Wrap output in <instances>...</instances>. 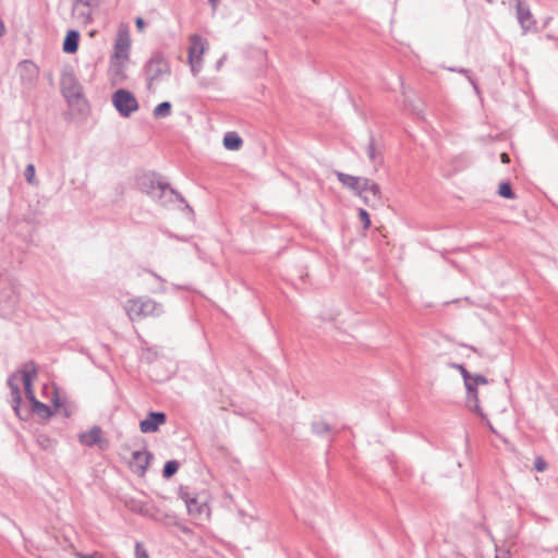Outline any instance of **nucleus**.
<instances>
[{
	"instance_id": "1",
	"label": "nucleus",
	"mask_w": 558,
	"mask_h": 558,
	"mask_svg": "<svg viewBox=\"0 0 558 558\" xmlns=\"http://www.w3.org/2000/svg\"><path fill=\"white\" fill-rule=\"evenodd\" d=\"M335 174L341 184L355 193L366 206L379 207L383 205L380 186L374 181L341 171H336Z\"/></svg>"
},
{
	"instance_id": "2",
	"label": "nucleus",
	"mask_w": 558,
	"mask_h": 558,
	"mask_svg": "<svg viewBox=\"0 0 558 558\" xmlns=\"http://www.w3.org/2000/svg\"><path fill=\"white\" fill-rule=\"evenodd\" d=\"M140 190L147 194L151 199L167 205L174 201L184 203L183 196L171 189L168 183L161 182L155 173H145L137 179Z\"/></svg>"
},
{
	"instance_id": "3",
	"label": "nucleus",
	"mask_w": 558,
	"mask_h": 558,
	"mask_svg": "<svg viewBox=\"0 0 558 558\" xmlns=\"http://www.w3.org/2000/svg\"><path fill=\"white\" fill-rule=\"evenodd\" d=\"M124 310L132 322L147 317H159L165 313L163 304L148 296H137L128 300Z\"/></svg>"
},
{
	"instance_id": "4",
	"label": "nucleus",
	"mask_w": 558,
	"mask_h": 558,
	"mask_svg": "<svg viewBox=\"0 0 558 558\" xmlns=\"http://www.w3.org/2000/svg\"><path fill=\"white\" fill-rule=\"evenodd\" d=\"M111 101L122 118H129L140 109L136 97L124 88L117 89L111 96Z\"/></svg>"
},
{
	"instance_id": "5",
	"label": "nucleus",
	"mask_w": 558,
	"mask_h": 558,
	"mask_svg": "<svg viewBox=\"0 0 558 558\" xmlns=\"http://www.w3.org/2000/svg\"><path fill=\"white\" fill-rule=\"evenodd\" d=\"M19 305V291L15 283L5 287L4 280L0 277V315L9 318Z\"/></svg>"
},
{
	"instance_id": "6",
	"label": "nucleus",
	"mask_w": 558,
	"mask_h": 558,
	"mask_svg": "<svg viewBox=\"0 0 558 558\" xmlns=\"http://www.w3.org/2000/svg\"><path fill=\"white\" fill-rule=\"evenodd\" d=\"M99 5V0H74L72 16L81 24L87 25L92 22V15Z\"/></svg>"
},
{
	"instance_id": "7",
	"label": "nucleus",
	"mask_w": 558,
	"mask_h": 558,
	"mask_svg": "<svg viewBox=\"0 0 558 558\" xmlns=\"http://www.w3.org/2000/svg\"><path fill=\"white\" fill-rule=\"evenodd\" d=\"M60 86L61 92L69 104H74L82 97V87L73 73H63L61 76Z\"/></svg>"
},
{
	"instance_id": "8",
	"label": "nucleus",
	"mask_w": 558,
	"mask_h": 558,
	"mask_svg": "<svg viewBox=\"0 0 558 558\" xmlns=\"http://www.w3.org/2000/svg\"><path fill=\"white\" fill-rule=\"evenodd\" d=\"M169 73V64L159 54L154 56L146 64L147 80L150 84L153 82L161 80L165 75H168Z\"/></svg>"
},
{
	"instance_id": "9",
	"label": "nucleus",
	"mask_w": 558,
	"mask_h": 558,
	"mask_svg": "<svg viewBox=\"0 0 558 558\" xmlns=\"http://www.w3.org/2000/svg\"><path fill=\"white\" fill-rule=\"evenodd\" d=\"M17 73L23 86L32 88L39 75L38 66L31 60H24L17 65Z\"/></svg>"
},
{
	"instance_id": "10",
	"label": "nucleus",
	"mask_w": 558,
	"mask_h": 558,
	"mask_svg": "<svg viewBox=\"0 0 558 558\" xmlns=\"http://www.w3.org/2000/svg\"><path fill=\"white\" fill-rule=\"evenodd\" d=\"M517 19L522 28V33L526 34L536 29V21L532 15L530 7L522 0H515Z\"/></svg>"
},
{
	"instance_id": "11",
	"label": "nucleus",
	"mask_w": 558,
	"mask_h": 558,
	"mask_svg": "<svg viewBox=\"0 0 558 558\" xmlns=\"http://www.w3.org/2000/svg\"><path fill=\"white\" fill-rule=\"evenodd\" d=\"M19 373L24 385L25 396L33 404L34 400H37L32 387V383L37 375V367L34 362H28L24 364Z\"/></svg>"
},
{
	"instance_id": "12",
	"label": "nucleus",
	"mask_w": 558,
	"mask_h": 558,
	"mask_svg": "<svg viewBox=\"0 0 558 558\" xmlns=\"http://www.w3.org/2000/svg\"><path fill=\"white\" fill-rule=\"evenodd\" d=\"M151 459L153 454L149 451L136 450L132 453L130 468L138 476H144Z\"/></svg>"
},
{
	"instance_id": "13",
	"label": "nucleus",
	"mask_w": 558,
	"mask_h": 558,
	"mask_svg": "<svg viewBox=\"0 0 558 558\" xmlns=\"http://www.w3.org/2000/svg\"><path fill=\"white\" fill-rule=\"evenodd\" d=\"M167 415L163 412H149L145 420L141 421L140 429L142 433H155L159 426L165 424Z\"/></svg>"
},
{
	"instance_id": "14",
	"label": "nucleus",
	"mask_w": 558,
	"mask_h": 558,
	"mask_svg": "<svg viewBox=\"0 0 558 558\" xmlns=\"http://www.w3.org/2000/svg\"><path fill=\"white\" fill-rule=\"evenodd\" d=\"M181 498L184 500L187 512L195 519H199L203 514L208 513V506L206 501H201L196 497H191L187 493H181Z\"/></svg>"
},
{
	"instance_id": "15",
	"label": "nucleus",
	"mask_w": 558,
	"mask_h": 558,
	"mask_svg": "<svg viewBox=\"0 0 558 558\" xmlns=\"http://www.w3.org/2000/svg\"><path fill=\"white\" fill-rule=\"evenodd\" d=\"M464 386L466 389V405L470 410L477 413L481 416H484L482 413L478 397H477V385L472 375L468 378V381H464Z\"/></svg>"
},
{
	"instance_id": "16",
	"label": "nucleus",
	"mask_w": 558,
	"mask_h": 558,
	"mask_svg": "<svg viewBox=\"0 0 558 558\" xmlns=\"http://www.w3.org/2000/svg\"><path fill=\"white\" fill-rule=\"evenodd\" d=\"M125 70L126 61L111 59L109 68L111 83L114 85L122 84L126 78Z\"/></svg>"
},
{
	"instance_id": "17",
	"label": "nucleus",
	"mask_w": 558,
	"mask_h": 558,
	"mask_svg": "<svg viewBox=\"0 0 558 558\" xmlns=\"http://www.w3.org/2000/svg\"><path fill=\"white\" fill-rule=\"evenodd\" d=\"M17 380H19L17 374H12L8 378V386L11 389L13 410H14L15 414L20 418H22L23 416H22L21 407H20L21 402H22V398H21V391H20L19 385L16 384Z\"/></svg>"
},
{
	"instance_id": "18",
	"label": "nucleus",
	"mask_w": 558,
	"mask_h": 558,
	"mask_svg": "<svg viewBox=\"0 0 558 558\" xmlns=\"http://www.w3.org/2000/svg\"><path fill=\"white\" fill-rule=\"evenodd\" d=\"M366 154L369 161L374 165L375 170H377L384 162L383 154L380 147L376 144L374 136H371L369 142L366 147Z\"/></svg>"
},
{
	"instance_id": "19",
	"label": "nucleus",
	"mask_w": 558,
	"mask_h": 558,
	"mask_svg": "<svg viewBox=\"0 0 558 558\" xmlns=\"http://www.w3.org/2000/svg\"><path fill=\"white\" fill-rule=\"evenodd\" d=\"M101 428L99 426H93L89 430L81 433L78 440L82 445L92 447L101 441Z\"/></svg>"
},
{
	"instance_id": "20",
	"label": "nucleus",
	"mask_w": 558,
	"mask_h": 558,
	"mask_svg": "<svg viewBox=\"0 0 558 558\" xmlns=\"http://www.w3.org/2000/svg\"><path fill=\"white\" fill-rule=\"evenodd\" d=\"M205 51V44L199 35H192L190 37L189 47V61L201 59Z\"/></svg>"
},
{
	"instance_id": "21",
	"label": "nucleus",
	"mask_w": 558,
	"mask_h": 558,
	"mask_svg": "<svg viewBox=\"0 0 558 558\" xmlns=\"http://www.w3.org/2000/svg\"><path fill=\"white\" fill-rule=\"evenodd\" d=\"M130 40L128 37H119L114 44V53L111 59L124 60L129 58Z\"/></svg>"
},
{
	"instance_id": "22",
	"label": "nucleus",
	"mask_w": 558,
	"mask_h": 558,
	"mask_svg": "<svg viewBox=\"0 0 558 558\" xmlns=\"http://www.w3.org/2000/svg\"><path fill=\"white\" fill-rule=\"evenodd\" d=\"M80 33L71 29L66 33L63 41V51L66 53H74L78 49Z\"/></svg>"
},
{
	"instance_id": "23",
	"label": "nucleus",
	"mask_w": 558,
	"mask_h": 558,
	"mask_svg": "<svg viewBox=\"0 0 558 558\" xmlns=\"http://www.w3.org/2000/svg\"><path fill=\"white\" fill-rule=\"evenodd\" d=\"M243 141L235 132H228L223 137V146L229 150H239Z\"/></svg>"
},
{
	"instance_id": "24",
	"label": "nucleus",
	"mask_w": 558,
	"mask_h": 558,
	"mask_svg": "<svg viewBox=\"0 0 558 558\" xmlns=\"http://www.w3.org/2000/svg\"><path fill=\"white\" fill-rule=\"evenodd\" d=\"M312 432L317 436H326L332 432V426L325 421L312 423Z\"/></svg>"
},
{
	"instance_id": "25",
	"label": "nucleus",
	"mask_w": 558,
	"mask_h": 558,
	"mask_svg": "<svg viewBox=\"0 0 558 558\" xmlns=\"http://www.w3.org/2000/svg\"><path fill=\"white\" fill-rule=\"evenodd\" d=\"M155 118H166L171 113V104L169 101H162L157 105L153 111Z\"/></svg>"
},
{
	"instance_id": "26",
	"label": "nucleus",
	"mask_w": 558,
	"mask_h": 558,
	"mask_svg": "<svg viewBox=\"0 0 558 558\" xmlns=\"http://www.w3.org/2000/svg\"><path fill=\"white\" fill-rule=\"evenodd\" d=\"M179 470V462L177 460L167 461L162 469V476L165 478H170L173 476Z\"/></svg>"
},
{
	"instance_id": "27",
	"label": "nucleus",
	"mask_w": 558,
	"mask_h": 558,
	"mask_svg": "<svg viewBox=\"0 0 558 558\" xmlns=\"http://www.w3.org/2000/svg\"><path fill=\"white\" fill-rule=\"evenodd\" d=\"M32 405H33L34 412H36L40 416L48 417L51 415V410L47 404H45L38 400H34V403Z\"/></svg>"
},
{
	"instance_id": "28",
	"label": "nucleus",
	"mask_w": 558,
	"mask_h": 558,
	"mask_svg": "<svg viewBox=\"0 0 558 558\" xmlns=\"http://www.w3.org/2000/svg\"><path fill=\"white\" fill-rule=\"evenodd\" d=\"M24 177H25V180L29 184H32V185L38 184V180L36 179L35 166L33 163H29L26 166L25 171H24Z\"/></svg>"
},
{
	"instance_id": "29",
	"label": "nucleus",
	"mask_w": 558,
	"mask_h": 558,
	"mask_svg": "<svg viewBox=\"0 0 558 558\" xmlns=\"http://www.w3.org/2000/svg\"><path fill=\"white\" fill-rule=\"evenodd\" d=\"M498 194L501 197H505V198H508V199H513L514 198V193H513L511 184L509 182L500 183L499 190H498Z\"/></svg>"
},
{
	"instance_id": "30",
	"label": "nucleus",
	"mask_w": 558,
	"mask_h": 558,
	"mask_svg": "<svg viewBox=\"0 0 558 558\" xmlns=\"http://www.w3.org/2000/svg\"><path fill=\"white\" fill-rule=\"evenodd\" d=\"M449 71H452V72H459L463 75L466 76L468 81L471 83V85L473 86L474 90L476 94H480V88L476 84V82L473 80V77L470 75V71L468 69H464V68H460V69H456V68H449L448 69Z\"/></svg>"
},
{
	"instance_id": "31",
	"label": "nucleus",
	"mask_w": 558,
	"mask_h": 558,
	"mask_svg": "<svg viewBox=\"0 0 558 558\" xmlns=\"http://www.w3.org/2000/svg\"><path fill=\"white\" fill-rule=\"evenodd\" d=\"M148 272L160 282L159 288L154 290L153 292L154 293H165L166 292V286H165L166 279H163L161 276L157 275L156 272H154L151 270H149Z\"/></svg>"
},
{
	"instance_id": "32",
	"label": "nucleus",
	"mask_w": 558,
	"mask_h": 558,
	"mask_svg": "<svg viewBox=\"0 0 558 558\" xmlns=\"http://www.w3.org/2000/svg\"><path fill=\"white\" fill-rule=\"evenodd\" d=\"M189 63L193 75L196 76L202 70V58L189 61Z\"/></svg>"
},
{
	"instance_id": "33",
	"label": "nucleus",
	"mask_w": 558,
	"mask_h": 558,
	"mask_svg": "<svg viewBox=\"0 0 558 558\" xmlns=\"http://www.w3.org/2000/svg\"><path fill=\"white\" fill-rule=\"evenodd\" d=\"M359 217H360L361 221L363 222V227L365 229H367L371 226V219H369L368 213L365 209L361 208L359 210Z\"/></svg>"
},
{
	"instance_id": "34",
	"label": "nucleus",
	"mask_w": 558,
	"mask_h": 558,
	"mask_svg": "<svg viewBox=\"0 0 558 558\" xmlns=\"http://www.w3.org/2000/svg\"><path fill=\"white\" fill-rule=\"evenodd\" d=\"M135 556L136 558H149L146 549L142 546L141 543H136L135 545Z\"/></svg>"
},
{
	"instance_id": "35",
	"label": "nucleus",
	"mask_w": 558,
	"mask_h": 558,
	"mask_svg": "<svg viewBox=\"0 0 558 558\" xmlns=\"http://www.w3.org/2000/svg\"><path fill=\"white\" fill-rule=\"evenodd\" d=\"M451 366L459 369V373H461V375L463 377V381H468V378L471 376V374L468 372V369L462 364L453 363Z\"/></svg>"
},
{
	"instance_id": "36",
	"label": "nucleus",
	"mask_w": 558,
	"mask_h": 558,
	"mask_svg": "<svg viewBox=\"0 0 558 558\" xmlns=\"http://www.w3.org/2000/svg\"><path fill=\"white\" fill-rule=\"evenodd\" d=\"M534 465L538 472H543L547 469V463L541 457L535 459Z\"/></svg>"
},
{
	"instance_id": "37",
	"label": "nucleus",
	"mask_w": 558,
	"mask_h": 558,
	"mask_svg": "<svg viewBox=\"0 0 558 558\" xmlns=\"http://www.w3.org/2000/svg\"><path fill=\"white\" fill-rule=\"evenodd\" d=\"M496 558H510V551L508 549H496Z\"/></svg>"
},
{
	"instance_id": "38",
	"label": "nucleus",
	"mask_w": 558,
	"mask_h": 558,
	"mask_svg": "<svg viewBox=\"0 0 558 558\" xmlns=\"http://www.w3.org/2000/svg\"><path fill=\"white\" fill-rule=\"evenodd\" d=\"M472 377L474 378V380L476 381V385H485L488 383V379L483 376V375H472Z\"/></svg>"
},
{
	"instance_id": "39",
	"label": "nucleus",
	"mask_w": 558,
	"mask_h": 558,
	"mask_svg": "<svg viewBox=\"0 0 558 558\" xmlns=\"http://www.w3.org/2000/svg\"><path fill=\"white\" fill-rule=\"evenodd\" d=\"M76 556L78 558H102V556L100 554H98V553H93V554H89V555L77 553Z\"/></svg>"
},
{
	"instance_id": "40",
	"label": "nucleus",
	"mask_w": 558,
	"mask_h": 558,
	"mask_svg": "<svg viewBox=\"0 0 558 558\" xmlns=\"http://www.w3.org/2000/svg\"><path fill=\"white\" fill-rule=\"evenodd\" d=\"M135 25H136V28L138 29V32H143L145 28V22L142 17H136Z\"/></svg>"
},
{
	"instance_id": "41",
	"label": "nucleus",
	"mask_w": 558,
	"mask_h": 558,
	"mask_svg": "<svg viewBox=\"0 0 558 558\" xmlns=\"http://www.w3.org/2000/svg\"><path fill=\"white\" fill-rule=\"evenodd\" d=\"M208 2L211 7L213 13H215L218 9L220 0H208Z\"/></svg>"
},
{
	"instance_id": "42",
	"label": "nucleus",
	"mask_w": 558,
	"mask_h": 558,
	"mask_svg": "<svg viewBox=\"0 0 558 558\" xmlns=\"http://www.w3.org/2000/svg\"><path fill=\"white\" fill-rule=\"evenodd\" d=\"M225 61H226V56H222V57H221V58L216 62V70H217V71H219V70L222 68V65H223Z\"/></svg>"
},
{
	"instance_id": "43",
	"label": "nucleus",
	"mask_w": 558,
	"mask_h": 558,
	"mask_svg": "<svg viewBox=\"0 0 558 558\" xmlns=\"http://www.w3.org/2000/svg\"><path fill=\"white\" fill-rule=\"evenodd\" d=\"M500 159H501V161H502L504 163H508V162L510 161L509 156H508V154H506V153H502V154L500 155Z\"/></svg>"
},
{
	"instance_id": "44",
	"label": "nucleus",
	"mask_w": 558,
	"mask_h": 558,
	"mask_svg": "<svg viewBox=\"0 0 558 558\" xmlns=\"http://www.w3.org/2000/svg\"><path fill=\"white\" fill-rule=\"evenodd\" d=\"M3 33H4V24L0 20V37L3 35Z\"/></svg>"
},
{
	"instance_id": "45",
	"label": "nucleus",
	"mask_w": 558,
	"mask_h": 558,
	"mask_svg": "<svg viewBox=\"0 0 558 558\" xmlns=\"http://www.w3.org/2000/svg\"><path fill=\"white\" fill-rule=\"evenodd\" d=\"M172 287H173V289H175V290L183 289V287H182V286H178V284H173Z\"/></svg>"
},
{
	"instance_id": "46",
	"label": "nucleus",
	"mask_w": 558,
	"mask_h": 558,
	"mask_svg": "<svg viewBox=\"0 0 558 558\" xmlns=\"http://www.w3.org/2000/svg\"><path fill=\"white\" fill-rule=\"evenodd\" d=\"M190 211H192V208L190 207V205L186 204L185 206Z\"/></svg>"
},
{
	"instance_id": "47",
	"label": "nucleus",
	"mask_w": 558,
	"mask_h": 558,
	"mask_svg": "<svg viewBox=\"0 0 558 558\" xmlns=\"http://www.w3.org/2000/svg\"><path fill=\"white\" fill-rule=\"evenodd\" d=\"M486 1H487V2H489V3H492V2H493V0H486Z\"/></svg>"
}]
</instances>
